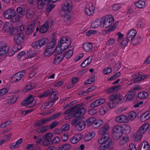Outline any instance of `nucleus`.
<instances>
[{"label": "nucleus", "instance_id": "nucleus-14", "mask_svg": "<svg viewBox=\"0 0 150 150\" xmlns=\"http://www.w3.org/2000/svg\"><path fill=\"white\" fill-rule=\"evenodd\" d=\"M137 34L136 31L134 29H132L128 32L127 35V40L128 41L130 40L131 44L133 45H136L133 43V42L134 40V39Z\"/></svg>", "mask_w": 150, "mask_h": 150}, {"label": "nucleus", "instance_id": "nucleus-62", "mask_svg": "<svg viewBox=\"0 0 150 150\" xmlns=\"http://www.w3.org/2000/svg\"><path fill=\"white\" fill-rule=\"evenodd\" d=\"M7 89L3 88L0 89V96H2L8 92Z\"/></svg>", "mask_w": 150, "mask_h": 150}, {"label": "nucleus", "instance_id": "nucleus-47", "mask_svg": "<svg viewBox=\"0 0 150 150\" xmlns=\"http://www.w3.org/2000/svg\"><path fill=\"white\" fill-rule=\"evenodd\" d=\"M119 98V96L116 94H113L111 95L109 97V99L110 101H113L118 99Z\"/></svg>", "mask_w": 150, "mask_h": 150}, {"label": "nucleus", "instance_id": "nucleus-40", "mask_svg": "<svg viewBox=\"0 0 150 150\" xmlns=\"http://www.w3.org/2000/svg\"><path fill=\"white\" fill-rule=\"evenodd\" d=\"M41 46L46 45L49 41V39L46 38H42L38 40Z\"/></svg>", "mask_w": 150, "mask_h": 150}, {"label": "nucleus", "instance_id": "nucleus-28", "mask_svg": "<svg viewBox=\"0 0 150 150\" xmlns=\"http://www.w3.org/2000/svg\"><path fill=\"white\" fill-rule=\"evenodd\" d=\"M135 95V93L134 91H130L125 96L124 100L126 101H130L132 100Z\"/></svg>", "mask_w": 150, "mask_h": 150}, {"label": "nucleus", "instance_id": "nucleus-19", "mask_svg": "<svg viewBox=\"0 0 150 150\" xmlns=\"http://www.w3.org/2000/svg\"><path fill=\"white\" fill-rule=\"evenodd\" d=\"M52 21H51L50 22H47L41 26L39 29V31L41 33H44L47 32L49 26H51L52 25Z\"/></svg>", "mask_w": 150, "mask_h": 150}, {"label": "nucleus", "instance_id": "nucleus-54", "mask_svg": "<svg viewBox=\"0 0 150 150\" xmlns=\"http://www.w3.org/2000/svg\"><path fill=\"white\" fill-rule=\"evenodd\" d=\"M32 46L33 48L37 49H40L41 47L38 40L33 42Z\"/></svg>", "mask_w": 150, "mask_h": 150}, {"label": "nucleus", "instance_id": "nucleus-48", "mask_svg": "<svg viewBox=\"0 0 150 150\" xmlns=\"http://www.w3.org/2000/svg\"><path fill=\"white\" fill-rule=\"evenodd\" d=\"M47 2H48V3L47 6L46 10L48 12H49L54 7V5L53 4L51 3V1H46Z\"/></svg>", "mask_w": 150, "mask_h": 150}, {"label": "nucleus", "instance_id": "nucleus-22", "mask_svg": "<svg viewBox=\"0 0 150 150\" xmlns=\"http://www.w3.org/2000/svg\"><path fill=\"white\" fill-rule=\"evenodd\" d=\"M95 8L94 6L90 5L88 7H86L85 10L86 14L88 16L93 15L95 11Z\"/></svg>", "mask_w": 150, "mask_h": 150}, {"label": "nucleus", "instance_id": "nucleus-11", "mask_svg": "<svg viewBox=\"0 0 150 150\" xmlns=\"http://www.w3.org/2000/svg\"><path fill=\"white\" fill-rule=\"evenodd\" d=\"M79 105L78 107L74 109L73 111V115L75 117H78L84 114L86 111V109L85 108L81 107L82 106V104H80L78 105Z\"/></svg>", "mask_w": 150, "mask_h": 150}, {"label": "nucleus", "instance_id": "nucleus-55", "mask_svg": "<svg viewBox=\"0 0 150 150\" xmlns=\"http://www.w3.org/2000/svg\"><path fill=\"white\" fill-rule=\"evenodd\" d=\"M70 125L68 124H66L62 126L61 128V130L63 132H65L70 129Z\"/></svg>", "mask_w": 150, "mask_h": 150}, {"label": "nucleus", "instance_id": "nucleus-43", "mask_svg": "<svg viewBox=\"0 0 150 150\" xmlns=\"http://www.w3.org/2000/svg\"><path fill=\"white\" fill-rule=\"evenodd\" d=\"M17 97L16 96H11L7 100V102L9 104L13 103L17 100Z\"/></svg>", "mask_w": 150, "mask_h": 150}, {"label": "nucleus", "instance_id": "nucleus-46", "mask_svg": "<svg viewBox=\"0 0 150 150\" xmlns=\"http://www.w3.org/2000/svg\"><path fill=\"white\" fill-rule=\"evenodd\" d=\"M97 31L96 30H91L86 32V35L87 37H88L91 35H96L97 34Z\"/></svg>", "mask_w": 150, "mask_h": 150}, {"label": "nucleus", "instance_id": "nucleus-36", "mask_svg": "<svg viewBox=\"0 0 150 150\" xmlns=\"http://www.w3.org/2000/svg\"><path fill=\"white\" fill-rule=\"evenodd\" d=\"M92 45L91 43H85L83 45V48L86 52L89 51L92 47Z\"/></svg>", "mask_w": 150, "mask_h": 150}, {"label": "nucleus", "instance_id": "nucleus-20", "mask_svg": "<svg viewBox=\"0 0 150 150\" xmlns=\"http://www.w3.org/2000/svg\"><path fill=\"white\" fill-rule=\"evenodd\" d=\"M82 135L80 133H78L75 134L70 139V142L73 144H76L81 139Z\"/></svg>", "mask_w": 150, "mask_h": 150}, {"label": "nucleus", "instance_id": "nucleus-34", "mask_svg": "<svg viewBox=\"0 0 150 150\" xmlns=\"http://www.w3.org/2000/svg\"><path fill=\"white\" fill-rule=\"evenodd\" d=\"M104 123L103 121L101 119H96L95 123L93 124V128H97L102 125Z\"/></svg>", "mask_w": 150, "mask_h": 150}, {"label": "nucleus", "instance_id": "nucleus-51", "mask_svg": "<svg viewBox=\"0 0 150 150\" xmlns=\"http://www.w3.org/2000/svg\"><path fill=\"white\" fill-rule=\"evenodd\" d=\"M20 15L18 14H16L15 12V15H13V16L11 19L10 20H11V21L13 22H16L18 21L20 19Z\"/></svg>", "mask_w": 150, "mask_h": 150}, {"label": "nucleus", "instance_id": "nucleus-1", "mask_svg": "<svg viewBox=\"0 0 150 150\" xmlns=\"http://www.w3.org/2000/svg\"><path fill=\"white\" fill-rule=\"evenodd\" d=\"M72 8V3L70 0L66 1L62 6V10L64 12L63 16H64V20L68 25L71 24L74 21L73 15L71 12Z\"/></svg>", "mask_w": 150, "mask_h": 150}, {"label": "nucleus", "instance_id": "nucleus-64", "mask_svg": "<svg viewBox=\"0 0 150 150\" xmlns=\"http://www.w3.org/2000/svg\"><path fill=\"white\" fill-rule=\"evenodd\" d=\"M132 80L134 81L137 82L141 80L140 76L139 75L135 76L133 77Z\"/></svg>", "mask_w": 150, "mask_h": 150}, {"label": "nucleus", "instance_id": "nucleus-31", "mask_svg": "<svg viewBox=\"0 0 150 150\" xmlns=\"http://www.w3.org/2000/svg\"><path fill=\"white\" fill-rule=\"evenodd\" d=\"M9 47L6 45H4L0 48V55L3 56L6 54L8 52Z\"/></svg>", "mask_w": 150, "mask_h": 150}, {"label": "nucleus", "instance_id": "nucleus-39", "mask_svg": "<svg viewBox=\"0 0 150 150\" xmlns=\"http://www.w3.org/2000/svg\"><path fill=\"white\" fill-rule=\"evenodd\" d=\"M136 113L132 111L128 113L127 117L129 120L133 121L136 118Z\"/></svg>", "mask_w": 150, "mask_h": 150}, {"label": "nucleus", "instance_id": "nucleus-13", "mask_svg": "<svg viewBox=\"0 0 150 150\" xmlns=\"http://www.w3.org/2000/svg\"><path fill=\"white\" fill-rule=\"evenodd\" d=\"M79 105H76L74 106L69 109L66 111L64 113V114L66 115L64 116V118L66 120L71 119L72 116L73 114V111L74 109L76 108L77 107H78Z\"/></svg>", "mask_w": 150, "mask_h": 150}, {"label": "nucleus", "instance_id": "nucleus-35", "mask_svg": "<svg viewBox=\"0 0 150 150\" xmlns=\"http://www.w3.org/2000/svg\"><path fill=\"white\" fill-rule=\"evenodd\" d=\"M92 60V58L90 57H87L85 59L81 64V66L84 67L88 65L91 63Z\"/></svg>", "mask_w": 150, "mask_h": 150}, {"label": "nucleus", "instance_id": "nucleus-32", "mask_svg": "<svg viewBox=\"0 0 150 150\" xmlns=\"http://www.w3.org/2000/svg\"><path fill=\"white\" fill-rule=\"evenodd\" d=\"M73 52V50L72 49L69 48L66 50L64 52V56L66 59H69L72 56Z\"/></svg>", "mask_w": 150, "mask_h": 150}, {"label": "nucleus", "instance_id": "nucleus-16", "mask_svg": "<svg viewBox=\"0 0 150 150\" xmlns=\"http://www.w3.org/2000/svg\"><path fill=\"white\" fill-rule=\"evenodd\" d=\"M115 120L118 123H127L129 122L127 116L125 115H120L117 117L115 118Z\"/></svg>", "mask_w": 150, "mask_h": 150}, {"label": "nucleus", "instance_id": "nucleus-15", "mask_svg": "<svg viewBox=\"0 0 150 150\" xmlns=\"http://www.w3.org/2000/svg\"><path fill=\"white\" fill-rule=\"evenodd\" d=\"M15 10L13 9H7L4 12L3 16L5 18L10 20L15 15Z\"/></svg>", "mask_w": 150, "mask_h": 150}, {"label": "nucleus", "instance_id": "nucleus-58", "mask_svg": "<svg viewBox=\"0 0 150 150\" xmlns=\"http://www.w3.org/2000/svg\"><path fill=\"white\" fill-rule=\"evenodd\" d=\"M95 81V79L94 77H92L90 78L89 79H88L85 81L84 83V84H90L94 82Z\"/></svg>", "mask_w": 150, "mask_h": 150}, {"label": "nucleus", "instance_id": "nucleus-60", "mask_svg": "<svg viewBox=\"0 0 150 150\" xmlns=\"http://www.w3.org/2000/svg\"><path fill=\"white\" fill-rule=\"evenodd\" d=\"M83 56V54L81 53L77 55L75 58H74V60L75 61L77 62L80 60Z\"/></svg>", "mask_w": 150, "mask_h": 150}, {"label": "nucleus", "instance_id": "nucleus-49", "mask_svg": "<svg viewBox=\"0 0 150 150\" xmlns=\"http://www.w3.org/2000/svg\"><path fill=\"white\" fill-rule=\"evenodd\" d=\"M143 146V149H145V150H150V146L148 143L146 141H144L141 144V149L142 146Z\"/></svg>", "mask_w": 150, "mask_h": 150}, {"label": "nucleus", "instance_id": "nucleus-8", "mask_svg": "<svg viewBox=\"0 0 150 150\" xmlns=\"http://www.w3.org/2000/svg\"><path fill=\"white\" fill-rule=\"evenodd\" d=\"M113 138L115 140H118L121 137L122 133V125H117L115 126L113 129Z\"/></svg>", "mask_w": 150, "mask_h": 150}, {"label": "nucleus", "instance_id": "nucleus-27", "mask_svg": "<svg viewBox=\"0 0 150 150\" xmlns=\"http://www.w3.org/2000/svg\"><path fill=\"white\" fill-rule=\"evenodd\" d=\"M108 108L106 105H104L99 108L98 112L100 115L104 116L108 112Z\"/></svg>", "mask_w": 150, "mask_h": 150}, {"label": "nucleus", "instance_id": "nucleus-41", "mask_svg": "<svg viewBox=\"0 0 150 150\" xmlns=\"http://www.w3.org/2000/svg\"><path fill=\"white\" fill-rule=\"evenodd\" d=\"M36 55V53L35 51H29L26 54V56L27 59H29L33 58Z\"/></svg>", "mask_w": 150, "mask_h": 150}, {"label": "nucleus", "instance_id": "nucleus-57", "mask_svg": "<svg viewBox=\"0 0 150 150\" xmlns=\"http://www.w3.org/2000/svg\"><path fill=\"white\" fill-rule=\"evenodd\" d=\"M122 6L121 4H115L112 7V9L114 11H117L120 9Z\"/></svg>", "mask_w": 150, "mask_h": 150}, {"label": "nucleus", "instance_id": "nucleus-7", "mask_svg": "<svg viewBox=\"0 0 150 150\" xmlns=\"http://www.w3.org/2000/svg\"><path fill=\"white\" fill-rule=\"evenodd\" d=\"M71 124L72 126L75 127V130L78 131L83 130L86 126V123L84 121L79 120L77 118L73 120L71 122Z\"/></svg>", "mask_w": 150, "mask_h": 150}, {"label": "nucleus", "instance_id": "nucleus-12", "mask_svg": "<svg viewBox=\"0 0 150 150\" xmlns=\"http://www.w3.org/2000/svg\"><path fill=\"white\" fill-rule=\"evenodd\" d=\"M34 100V97L30 95L25 100L23 101L21 104L23 106H27L28 107L30 108L34 105L33 103Z\"/></svg>", "mask_w": 150, "mask_h": 150}, {"label": "nucleus", "instance_id": "nucleus-59", "mask_svg": "<svg viewBox=\"0 0 150 150\" xmlns=\"http://www.w3.org/2000/svg\"><path fill=\"white\" fill-rule=\"evenodd\" d=\"M149 126V125L148 123H144L142 125V126H141V131L143 130L145 131H146Z\"/></svg>", "mask_w": 150, "mask_h": 150}, {"label": "nucleus", "instance_id": "nucleus-61", "mask_svg": "<svg viewBox=\"0 0 150 150\" xmlns=\"http://www.w3.org/2000/svg\"><path fill=\"white\" fill-rule=\"evenodd\" d=\"M88 112L90 115H92L96 114L97 112V110L95 108H92L89 110Z\"/></svg>", "mask_w": 150, "mask_h": 150}, {"label": "nucleus", "instance_id": "nucleus-25", "mask_svg": "<svg viewBox=\"0 0 150 150\" xmlns=\"http://www.w3.org/2000/svg\"><path fill=\"white\" fill-rule=\"evenodd\" d=\"M129 138L128 135H125L123 136L118 142V144L120 146H122L129 142Z\"/></svg>", "mask_w": 150, "mask_h": 150}, {"label": "nucleus", "instance_id": "nucleus-23", "mask_svg": "<svg viewBox=\"0 0 150 150\" xmlns=\"http://www.w3.org/2000/svg\"><path fill=\"white\" fill-rule=\"evenodd\" d=\"M96 135V134L94 132L90 131L87 133L85 135L84 140L86 142H87L90 141Z\"/></svg>", "mask_w": 150, "mask_h": 150}, {"label": "nucleus", "instance_id": "nucleus-3", "mask_svg": "<svg viewBox=\"0 0 150 150\" xmlns=\"http://www.w3.org/2000/svg\"><path fill=\"white\" fill-rule=\"evenodd\" d=\"M71 44V40L67 37L61 38L59 43L55 48V50L58 53L62 52L66 49Z\"/></svg>", "mask_w": 150, "mask_h": 150}, {"label": "nucleus", "instance_id": "nucleus-30", "mask_svg": "<svg viewBox=\"0 0 150 150\" xmlns=\"http://www.w3.org/2000/svg\"><path fill=\"white\" fill-rule=\"evenodd\" d=\"M12 26L11 23L7 22H5L4 23L3 31L4 33H7L8 32L9 29Z\"/></svg>", "mask_w": 150, "mask_h": 150}, {"label": "nucleus", "instance_id": "nucleus-44", "mask_svg": "<svg viewBox=\"0 0 150 150\" xmlns=\"http://www.w3.org/2000/svg\"><path fill=\"white\" fill-rule=\"evenodd\" d=\"M96 118L94 117L90 118L86 120V122L88 125H92L93 127V124L94 123Z\"/></svg>", "mask_w": 150, "mask_h": 150}, {"label": "nucleus", "instance_id": "nucleus-10", "mask_svg": "<svg viewBox=\"0 0 150 150\" xmlns=\"http://www.w3.org/2000/svg\"><path fill=\"white\" fill-rule=\"evenodd\" d=\"M25 71L23 70L13 74L10 79L11 82H17L20 81L25 74Z\"/></svg>", "mask_w": 150, "mask_h": 150}, {"label": "nucleus", "instance_id": "nucleus-21", "mask_svg": "<svg viewBox=\"0 0 150 150\" xmlns=\"http://www.w3.org/2000/svg\"><path fill=\"white\" fill-rule=\"evenodd\" d=\"M101 24V18H97L92 22L91 26L92 28L94 29L97 28L100 26L102 28Z\"/></svg>", "mask_w": 150, "mask_h": 150}, {"label": "nucleus", "instance_id": "nucleus-53", "mask_svg": "<svg viewBox=\"0 0 150 150\" xmlns=\"http://www.w3.org/2000/svg\"><path fill=\"white\" fill-rule=\"evenodd\" d=\"M16 11L17 13L20 14L21 17L23 16L25 14V12L23 10L22 8L21 7H18L16 9Z\"/></svg>", "mask_w": 150, "mask_h": 150}, {"label": "nucleus", "instance_id": "nucleus-24", "mask_svg": "<svg viewBox=\"0 0 150 150\" xmlns=\"http://www.w3.org/2000/svg\"><path fill=\"white\" fill-rule=\"evenodd\" d=\"M35 28V23L34 21H32L31 22L27 27L26 33L27 34H30L33 32Z\"/></svg>", "mask_w": 150, "mask_h": 150}, {"label": "nucleus", "instance_id": "nucleus-52", "mask_svg": "<svg viewBox=\"0 0 150 150\" xmlns=\"http://www.w3.org/2000/svg\"><path fill=\"white\" fill-rule=\"evenodd\" d=\"M50 94L49 91H47L43 93H40L38 95V97L40 98H43L48 96Z\"/></svg>", "mask_w": 150, "mask_h": 150}, {"label": "nucleus", "instance_id": "nucleus-50", "mask_svg": "<svg viewBox=\"0 0 150 150\" xmlns=\"http://www.w3.org/2000/svg\"><path fill=\"white\" fill-rule=\"evenodd\" d=\"M112 71V69L109 67H106L104 68L103 71L104 75H108L110 74Z\"/></svg>", "mask_w": 150, "mask_h": 150}, {"label": "nucleus", "instance_id": "nucleus-26", "mask_svg": "<svg viewBox=\"0 0 150 150\" xmlns=\"http://www.w3.org/2000/svg\"><path fill=\"white\" fill-rule=\"evenodd\" d=\"M122 134H128L131 131V127L128 124L122 125Z\"/></svg>", "mask_w": 150, "mask_h": 150}, {"label": "nucleus", "instance_id": "nucleus-2", "mask_svg": "<svg viewBox=\"0 0 150 150\" xmlns=\"http://www.w3.org/2000/svg\"><path fill=\"white\" fill-rule=\"evenodd\" d=\"M102 28H108V30L109 31H112L115 30L118 25L117 22L114 23V19L113 17L110 15H107L101 18Z\"/></svg>", "mask_w": 150, "mask_h": 150}, {"label": "nucleus", "instance_id": "nucleus-56", "mask_svg": "<svg viewBox=\"0 0 150 150\" xmlns=\"http://www.w3.org/2000/svg\"><path fill=\"white\" fill-rule=\"evenodd\" d=\"M34 14V12L32 10L28 9L26 13V16L29 18H31Z\"/></svg>", "mask_w": 150, "mask_h": 150}, {"label": "nucleus", "instance_id": "nucleus-9", "mask_svg": "<svg viewBox=\"0 0 150 150\" xmlns=\"http://www.w3.org/2000/svg\"><path fill=\"white\" fill-rule=\"evenodd\" d=\"M61 113H58L52 116L49 118L44 119L40 120H37L35 123L34 125L35 127H37L39 126L45 124L50 121L54 120L59 117L61 114Z\"/></svg>", "mask_w": 150, "mask_h": 150}, {"label": "nucleus", "instance_id": "nucleus-17", "mask_svg": "<svg viewBox=\"0 0 150 150\" xmlns=\"http://www.w3.org/2000/svg\"><path fill=\"white\" fill-rule=\"evenodd\" d=\"M54 53L55 56L54 60V64H57L62 61L64 57L62 54V52L58 53L55 50V49H54Z\"/></svg>", "mask_w": 150, "mask_h": 150}, {"label": "nucleus", "instance_id": "nucleus-38", "mask_svg": "<svg viewBox=\"0 0 150 150\" xmlns=\"http://www.w3.org/2000/svg\"><path fill=\"white\" fill-rule=\"evenodd\" d=\"M121 87L120 85L116 86H113L108 89L106 91L107 93H110L113 92H115L118 90Z\"/></svg>", "mask_w": 150, "mask_h": 150}, {"label": "nucleus", "instance_id": "nucleus-37", "mask_svg": "<svg viewBox=\"0 0 150 150\" xmlns=\"http://www.w3.org/2000/svg\"><path fill=\"white\" fill-rule=\"evenodd\" d=\"M71 148V145L69 144L61 145L59 147L58 150H69Z\"/></svg>", "mask_w": 150, "mask_h": 150}, {"label": "nucleus", "instance_id": "nucleus-33", "mask_svg": "<svg viewBox=\"0 0 150 150\" xmlns=\"http://www.w3.org/2000/svg\"><path fill=\"white\" fill-rule=\"evenodd\" d=\"M150 117V111H147L141 115V121L144 122Z\"/></svg>", "mask_w": 150, "mask_h": 150}, {"label": "nucleus", "instance_id": "nucleus-45", "mask_svg": "<svg viewBox=\"0 0 150 150\" xmlns=\"http://www.w3.org/2000/svg\"><path fill=\"white\" fill-rule=\"evenodd\" d=\"M34 87V86L30 83H29L25 87L23 90V92L25 93L27 91L33 88Z\"/></svg>", "mask_w": 150, "mask_h": 150}, {"label": "nucleus", "instance_id": "nucleus-18", "mask_svg": "<svg viewBox=\"0 0 150 150\" xmlns=\"http://www.w3.org/2000/svg\"><path fill=\"white\" fill-rule=\"evenodd\" d=\"M53 136L52 133L48 132L45 134L43 137L44 141L43 142V144L45 146H47L50 142Z\"/></svg>", "mask_w": 150, "mask_h": 150}, {"label": "nucleus", "instance_id": "nucleus-6", "mask_svg": "<svg viewBox=\"0 0 150 150\" xmlns=\"http://www.w3.org/2000/svg\"><path fill=\"white\" fill-rule=\"evenodd\" d=\"M56 44V40L53 39L49 42L46 46L44 52V55L46 57H49L51 56L54 52L53 48Z\"/></svg>", "mask_w": 150, "mask_h": 150}, {"label": "nucleus", "instance_id": "nucleus-29", "mask_svg": "<svg viewBox=\"0 0 150 150\" xmlns=\"http://www.w3.org/2000/svg\"><path fill=\"white\" fill-rule=\"evenodd\" d=\"M109 126L108 124H105L101 127L99 130V132L100 134L102 135L106 133L109 129Z\"/></svg>", "mask_w": 150, "mask_h": 150}, {"label": "nucleus", "instance_id": "nucleus-5", "mask_svg": "<svg viewBox=\"0 0 150 150\" xmlns=\"http://www.w3.org/2000/svg\"><path fill=\"white\" fill-rule=\"evenodd\" d=\"M13 40L14 42L17 45L13 47L12 52H11V55H13L18 50H21V44L24 42V34L22 33L17 34L14 36Z\"/></svg>", "mask_w": 150, "mask_h": 150}, {"label": "nucleus", "instance_id": "nucleus-42", "mask_svg": "<svg viewBox=\"0 0 150 150\" xmlns=\"http://www.w3.org/2000/svg\"><path fill=\"white\" fill-rule=\"evenodd\" d=\"M141 139V131L139 130L134 135V141L139 142Z\"/></svg>", "mask_w": 150, "mask_h": 150}, {"label": "nucleus", "instance_id": "nucleus-63", "mask_svg": "<svg viewBox=\"0 0 150 150\" xmlns=\"http://www.w3.org/2000/svg\"><path fill=\"white\" fill-rule=\"evenodd\" d=\"M107 104L110 108H113L116 106L115 103L113 101H111L110 102L108 103Z\"/></svg>", "mask_w": 150, "mask_h": 150}, {"label": "nucleus", "instance_id": "nucleus-4", "mask_svg": "<svg viewBox=\"0 0 150 150\" xmlns=\"http://www.w3.org/2000/svg\"><path fill=\"white\" fill-rule=\"evenodd\" d=\"M108 134H106L98 140V143L100 145L99 149L100 150H105L108 148L112 142L111 139Z\"/></svg>", "mask_w": 150, "mask_h": 150}]
</instances>
